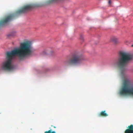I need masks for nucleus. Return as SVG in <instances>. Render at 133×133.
I'll return each instance as SVG.
<instances>
[{"label": "nucleus", "mask_w": 133, "mask_h": 133, "mask_svg": "<svg viewBox=\"0 0 133 133\" xmlns=\"http://www.w3.org/2000/svg\"><path fill=\"white\" fill-rule=\"evenodd\" d=\"M32 54L30 42L26 41L21 43L19 48L6 53L5 60L2 64V69L5 71L12 70L14 68L12 61L14 56H17L19 60L22 61L27 57L31 56Z\"/></svg>", "instance_id": "f257e3e1"}, {"label": "nucleus", "mask_w": 133, "mask_h": 133, "mask_svg": "<svg viewBox=\"0 0 133 133\" xmlns=\"http://www.w3.org/2000/svg\"><path fill=\"white\" fill-rule=\"evenodd\" d=\"M108 3L109 5H110L111 4V2L110 1V0H109L108 2Z\"/></svg>", "instance_id": "ddd939ff"}, {"label": "nucleus", "mask_w": 133, "mask_h": 133, "mask_svg": "<svg viewBox=\"0 0 133 133\" xmlns=\"http://www.w3.org/2000/svg\"><path fill=\"white\" fill-rule=\"evenodd\" d=\"M105 111H102L98 115L99 116L107 117L108 115L105 112Z\"/></svg>", "instance_id": "423d86ee"}, {"label": "nucleus", "mask_w": 133, "mask_h": 133, "mask_svg": "<svg viewBox=\"0 0 133 133\" xmlns=\"http://www.w3.org/2000/svg\"><path fill=\"white\" fill-rule=\"evenodd\" d=\"M16 33L15 32H13L11 33L9 35V36H14L16 34Z\"/></svg>", "instance_id": "9d476101"}, {"label": "nucleus", "mask_w": 133, "mask_h": 133, "mask_svg": "<svg viewBox=\"0 0 133 133\" xmlns=\"http://www.w3.org/2000/svg\"><path fill=\"white\" fill-rule=\"evenodd\" d=\"M53 127H54V128H56V127H55V126H54Z\"/></svg>", "instance_id": "4468645a"}, {"label": "nucleus", "mask_w": 133, "mask_h": 133, "mask_svg": "<svg viewBox=\"0 0 133 133\" xmlns=\"http://www.w3.org/2000/svg\"><path fill=\"white\" fill-rule=\"evenodd\" d=\"M111 41L114 44H116L118 43V39L116 37H114L111 38Z\"/></svg>", "instance_id": "0eeeda50"}, {"label": "nucleus", "mask_w": 133, "mask_h": 133, "mask_svg": "<svg viewBox=\"0 0 133 133\" xmlns=\"http://www.w3.org/2000/svg\"><path fill=\"white\" fill-rule=\"evenodd\" d=\"M58 0H50V2H56L58 1Z\"/></svg>", "instance_id": "9b49d317"}, {"label": "nucleus", "mask_w": 133, "mask_h": 133, "mask_svg": "<svg viewBox=\"0 0 133 133\" xmlns=\"http://www.w3.org/2000/svg\"><path fill=\"white\" fill-rule=\"evenodd\" d=\"M130 83L129 79H125L124 80L123 85L119 92L120 95H125L130 94L133 96V87L129 88V86Z\"/></svg>", "instance_id": "7ed1b4c3"}, {"label": "nucleus", "mask_w": 133, "mask_h": 133, "mask_svg": "<svg viewBox=\"0 0 133 133\" xmlns=\"http://www.w3.org/2000/svg\"><path fill=\"white\" fill-rule=\"evenodd\" d=\"M131 46H132V47H133V44Z\"/></svg>", "instance_id": "2eb2a0df"}, {"label": "nucleus", "mask_w": 133, "mask_h": 133, "mask_svg": "<svg viewBox=\"0 0 133 133\" xmlns=\"http://www.w3.org/2000/svg\"><path fill=\"white\" fill-rule=\"evenodd\" d=\"M4 26V19L0 21V27Z\"/></svg>", "instance_id": "1a4fd4ad"}, {"label": "nucleus", "mask_w": 133, "mask_h": 133, "mask_svg": "<svg viewBox=\"0 0 133 133\" xmlns=\"http://www.w3.org/2000/svg\"><path fill=\"white\" fill-rule=\"evenodd\" d=\"M128 128L125 131V133H133V125L129 126Z\"/></svg>", "instance_id": "39448f33"}, {"label": "nucleus", "mask_w": 133, "mask_h": 133, "mask_svg": "<svg viewBox=\"0 0 133 133\" xmlns=\"http://www.w3.org/2000/svg\"><path fill=\"white\" fill-rule=\"evenodd\" d=\"M46 54V51L45 50L43 51V52H42V54L43 55H45Z\"/></svg>", "instance_id": "f8f14e48"}, {"label": "nucleus", "mask_w": 133, "mask_h": 133, "mask_svg": "<svg viewBox=\"0 0 133 133\" xmlns=\"http://www.w3.org/2000/svg\"><path fill=\"white\" fill-rule=\"evenodd\" d=\"M119 55V57L116 64L119 68L124 70L133 59V56L132 55L123 51L120 52Z\"/></svg>", "instance_id": "f03ea898"}, {"label": "nucleus", "mask_w": 133, "mask_h": 133, "mask_svg": "<svg viewBox=\"0 0 133 133\" xmlns=\"http://www.w3.org/2000/svg\"><path fill=\"white\" fill-rule=\"evenodd\" d=\"M45 133H56L55 131H52V129H50L48 131H45Z\"/></svg>", "instance_id": "6e6552de"}, {"label": "nucleus", "mask_w": 133, "mask_h": 133, "mask_svg": "<svg viewBox=\"0 0 133 133\" xmlns=\"http://www.w3.org/2000/svg\"><path fill=\"white\" fill-rule=\"evenodd\" d=\"M84 59L82 56L78 54L73 55L71 58L67 63V65L70 66L74 65H77L82 63Z\"/></svg>", "instance_id": "20e7f679"}]
</instances>
